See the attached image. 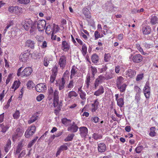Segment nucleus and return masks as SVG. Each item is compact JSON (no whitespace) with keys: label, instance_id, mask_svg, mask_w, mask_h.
Listing matches in <instances>:
<instances>
[{"label":"nucleus","instance_id":"nucleus-48","mask_svg":"<svg viewBox=\"0 0 158 158\" xmlns=\"http://www.w3.org/2000/svg\"><path fill=\"white\" fill-rule=\"evenodd\" d=\"M20 116V112L19 111L17 110L15 113L13 114V117L14 118L17 119Z\"/></svg>","mask_w":158,"mask_h":158},{"label":"nucleus","instance_id":"nucleus-22","mask_svg":"<svg viewBox=\"0 0 158 158\" xmlns=\"http://www.w3.org/2000/svg\"><path fill=\"white\" fill-rule=\"evenodd\" d=\"M136 72L135 71L129 69L126 71V75L130 78H132L135 76Z\"/></svg>","mask_w":158,"mask_h":158},{"label":"nucleus","instance_id":"nucleus-40","mask_svg":"<svg viewBox=\"0 0 158 158\" xmlns=\"http://www.w3.org/2000/svg\"><path fill=\"white\" fill-rule=\"evenodd\" d=\"M20 84V82L19 81H15L12 86V88L15 89V90L19 87Z\"/></svg>","mask_w":158,"mask_h":158},{"label":"nucleus","instance_id":"nucleus-46","mask_svg":"<svg viewBox=\"0 0 158 158\" xmlns=\"http://www.w3.org/2000/svg\"><path fill=\"white\" fill-rule=\"evenodd\" d=\"M92 138L95 140L100 139L102 138V136L97 133H94L93 135Z\"/></svg>","mask_w":158,"mask_h":158},{"label":"nucleus","instance_id":"nucleus-58","mask_svg":"<svg viewBox=\"0 0 158 158\" xmlns=\"http://www.w3.org/2000/svg\"><path fill=\"white\" fill-rule=\"evenodd\" d=\"M56 75V73H55L54 74V75L51 76L50 81L51 83H53L54 82V81L55 80Z\"/></svg>","mask_w":158,"mask_h":158},{"label":"nucleus","instance_id":"nucleus-21","mask_svg":"<svg viewBox=\"0 0 158 158\" xmlns=\"http://www.w3.org/2000/svg\"><path fill=\"white\" fill-rule=\"evenodd\" d=\"M28 54L27 53H22L19 57L20 60L23 62H26L28 60Z\"/></svg>","mask_w":158,"mask_h":158},{"label":"nucleus","instance_id":"nucleus-37","mask_svg":"<svg viewBox=\"0 0 158 158\" xmlns=\"http://www.w3.org/2000/svg\"><path fill=\"white\" fill-rule=\"evenodd\" d=\"M90 69L92 72V73L90 74L92 76V77H94L95 74L97 73V69L95 67L92 66L90 67Z\"/></svg>","mask_w":158,"mask_h":158},{"label":"nucleus","instance_id":"nucleus-5","mask_svg":"<svg viewBox=\"0 0 158 158\" xmlns=\"http://www.w3.org/2000/svg\"><path fill=\"white\" fill-rule=\"evenodd\" d=\"M46 22L44 20H39L37 23V27L39 31H42L45 28Z\"/></svg>","mask_w":158,"mask_h":158},{"label":"nucleus","instance_id":"nucleus-9","mask_svg":"<svg viewBox=\"0 0 158 158\" xmlns=\"http://www.w3.org/2000/svg\"><path fill=\"white\" fill-rule=\"evenodd\" d=\"M78 127L75 123L73 122L70 124L67 128V130L71 132H76L78 130Z\"/></svg>","mask_w":158,"mask_h":158},{"label":"nucleus","instance_id":"nucleus-45","mask_svg":"<svg viewBox=\"0 0 158 158\" xmlns=\"http://www.w3.org/2000/svg\"><path fill=\"white\" fill-rule=\"evenodd\" d=\"M111 56L109 53L105 54L104 55V60L106 62H108L110 59Z\"/></svg>","mask_w":158,"mask_h":158},{"label":"nucleus","instance_id":"nucleus-32","mask_svg":"<svg viewBox=\"0 0 158 158\" xmlns=\"http://www.w3.org/2000/svg\"><path fill=\"white\" fill-rule=\"evenodd\" d=\"M104 90L103 87L102 86H101L94 93V94L97 96H99L104 93Z\"/></svg>","mask_w":158,"mask_h":158},{"label":"nucleus","instance_id":"nucleus-43","mask_svg":"<svg viewBox=\"0 0 158 158\" xmlns=\"http://www.w3.org/2000/svg\"><path fill=\"white\" fill-rule=\"evenodd\" d=\"M81 52L83 55L85 56L87 52V47L85 44H84L82 46Z\"/></svg>","mask_w":158,"mask_h":158},{"label":"nucleus","instance_id":"nucleus-47","mask_svg":"<svg viewBox=\"0 0 158 158\" xmlns=\"http://www.w3.org/2000/svg\"><path fill=\"white\" fill-rule=\"evenodd\" d=\"M59 27L58 26L53 24V32L52 34H54L56 33L59 30Z\"/></svg>","mask_w":158,"mask_h":158},{"label":"nucleus","instance_id":"nucleus-62","mask_svg":"<svg viewBox=\"0 0 158 158\" xmlns=\"http://www.w3.org/2000/svg\"><path fill=\"white\" fill-rule=\"evenodd\" d=\"M107 69V67L106 66H103L102 68L100 69V73H102L106 71Z\"/></svg>","mask_w":158,"mask_h":158},{"label":"nucleus","instance_id":"nucleus-6","mask_svg":"<svg viewBox=\"0 0 158 158\" xmlns=\"http://www.w3.org/2000/svg\"><path fill=\"white\" fill-rule=\"evenodd\" d=\"M35 131V127L33 126H31L28 128L25 132V136L26 138H29L32 135Z\"/></svg>","mask_w":158,"mask_h":158},{"label":"nucleus","instance_id":"nucleus-59","mask_svg":"<svg viewBox=\"0 0 158 158\" xmlns=\"http://www.w3.org/2000/svg\"><path fill=\"white\" fill-rule=\"evenodd\" d=\"M49 63V61L47 60L46 58H44V65L45 66H47Z\"/></svg>","mask_w":158,"mask_h":158},{"label":"nucleus","instance_id":"nucleus-60","mask_svg":"<svg viewBox=\"0 0 158 158\" xmlns=\"http://www.w3.org/2000/svg\"><path fill=\"white\" fill-rule=\"evenodd\" d=\"M142 147L141 146H139L137 147L135 149L136 152L137 153H140L142 150Z\"/></svg>","mask_w":158,"mask_h":158},{"label":"nucleus","instance_id":"nucleus-44","mask_svg":"<svg viewBox=\"0 0 158 158\" xmlns=\"http://www.w3.org/2000/svg\"><path fill=\"white\" fill-rule=\"evenodd\" d=\"M74 135L73 134L69 135L67 137L64 139V141L65 142H67L72 140Z\"/></svg>","mask_w":158,"mask_h":158},{"label":"nucleus","instance_id":"nucleus-29","mask_svg":"<svg viewBox=\"0 0 158 158\" xmlns=\"http://www.w3.org/2000/svg\"><path fill=\"white\" fill-rule=\"evenodd\" d=\"M11 142L10 140L9 139H8L7 143L5 146V151L6 152H7L11 147Z\"/></svg>","mask_w":158,"mask_h":158},{"label":"nucleus","instance_id":"nucleus-30","mask_svg":"<svg viewBox=\"0 0 158 158\" xmlns=\"http://www.w3.org/2000/svg\"><path fill=\"white\" fill-rule=\"evenodd\" d=\"M38 117L36 114H33L30 118V119L28 121V123L29 124H31L38 119Z\"/></svg>","mask_w":158,"mask_h":158},{"label":"nucleus","instance_id":"nucleus-64","mask_svg":"<svg viewBox=\"0 0 158 158\" xmlns=\"http://www.w3.org/2000/svg\"><path fill=\"white\" fill-rule=\"evenodd\" d=\"M35 142V139H33L31 141L28 145V147L29 148H31L33 144Z\"/></svg>","mask_w":158,"mask_h":158},{"label":"nucleus","instance_id":"nucleus-33","mask_svg":"<svg viewBox=\"0 0 158 158\" xmlns=\"http://www.w3.org/2000/svg\"><path fill=\"white\" fill-rule=\"evenodd\" d=\"M91 60L93 63H97L98 61V56L95 54H93L91 57Z\"/></svg>","mask_w":158,"mask_h":158},{"label":"nucleus","instance_id":"nucleus-36","mask_svg":"<svg viewBox=\"0 0 158 158\" xmlns=\"http://www.w3.org/2000/svg\"><path fill=\"white\" fill-rule=\"evenodd\" d=\"M62 122L66 126L69 125L71 123V120L69 119H68L66 118H63L62 119Z\"/></svg>","mask_w":158,"mask_h":158},{"label":"nucleus","instance_id":"nucleus-52","mask_svg":"<svg viewBox=\"0 0 158 158\" xmlns=\"http://www.w3.org/2000/svg\"><path fill=\"white\" fill-rule=\"evenodd\" d=\"M44 98V96L43 94H40L36 97V100L38 102H40Z\"/></svg>","mask_w":158,"mask_h":158},{"label":"nucleus","instance_id":"nucleus-39","mask_svg":"<svg viewBox=\"0 0 158 158\" xmlns=\"http://www.w3.org/2000/svg\"><path fill=\"white\" fill-rule=\"evenodd\" d=\"M45 32L46 33L49 35L50 34H52L53 32V29L52 28L50 25H48L47 26L45 29Z\"/></svg>","mask_w":158,"mask_h":158},{"label":"nucleus","instance_id":"nucleus-50","mask_svg":"<svg viewBox=\"0 0 158 158\" xmlns=\"http://www.w3.org/2000/svg\"><path fill=\"white\" fill-rule=\"evenodd\" d=\"M17 1L21 4H27L30 2V0H17Z\"/></svg>","mask_w":158,"mask_h":158},{"label":"nucleus","instance_id":"nucleus-55","mask_svg":"<svg viewBox=\"0 0 158 158\" xmlns=\"http://www.w3.org/2000/svg\"><path fill=\"white\" fill-rule=\"evenodd\" d=\"M59 92L57 90H55L54 93V98L53 99H56V98H59L58 96Z\"/></svg>","mask_w":158,"mask_h":158},{"label":"nucleus","instance_id":"nucleus-56","mask_svg":"<svg viewBox=\"0 0 158 158\" xmlns=\"http://www.w3.org/2000/svg\"><path fill=\"white\" fill-rule=\"evenodd\" d=\"M94 35L95 36V39L97 40L100 37V35L99 32L97 31H95Z\"/></svg>","mask_w":158,"mask_h":158},{"label":"nucleus","instance_id":"nucleus-1","mask_svg":"<svg viewBox=\"0 0 158 158\" xmlns=\"http://www.w3.org/2000/svg\"><path fill=\"white\" fill-rule=\"evenodd\" d=\"M24 144L23 141L20 142L15 150L14 153L15 155H18V158H22L26 154V150H23Z\"/></svg>","mask_w":158,"mask_h":158},{"label":"nucleus","instance_id":"nucleus-12","mask_svg":"<svg viewBox=\"0 0 158 158\" xmlns=\"http://www.w3.org/2000/svg\"><path fill=\"white\" fill-rule=\"evenodd\" d=\"M80 134L82 137L85 138L88 135V130L87 128L85 127H81L79 128Z\"/></svg>","mask_w":158,"mask_h":158},{"label":"nucleus","instance_id":"nucleus-23","mask_svg":"<svg viewBox=\"0 0 158 158\" xmlns=\"http://www.w3.org/2000/svg\"><path fill=\"white\" fill-rule=\"evenodd\" d=\"M35 43L33 41L30 40H27L26 43V46L31 48H33L34 47Z\"/></svg>","mask_w":158,"mask_h":158},{"label":"nucleus","instance_id":"nucleus-38","mask_svg":"<svg viewBox=\"0 0 158 158\" xmlns=\"http://www.w3.org/2000/svg\"><path fill=\"white\" fill-rule=\"evenodd\" d=\"M158 18L155 16H152L151 19V23L152 25H155L158 23Z\"/></svg>","mask_w":158,"mask_h":158},{"label":"nucleus","instance_id":"nucleus-16","mask_svg":"<svg viewBox=\"0 0 158 158\" xmlns=\"http://www.w3.org/2000/svg\"><path fill=\"white\" fill-rule=\"evenodd\" d=\"M98 149L99 152H105L106 149V146L104 143H98Z\"/></svg>","mask_w":158,"mask_h":158},{"label":"nucleus","instance_id":"nucleus-10","mask_svg":"<svg viewBox=\"0 0 158 158\" xmlns=\"http://www.w3.org/2000/svg\"><path fill=\"white\" fill-rule=\"evenodd\" d=\"M143 59L142 56L139 54H136L133 56L132 60L133 62L139 63L142 61Z\"/></svg>","mask_w":158,"mask_h":158},{"label":"nucleus","instance_id":"nucleus-4","mask_svg":"<svg viewBox=\"0 0 158 158\" xmlns=\"http://www.w3.org/2000/svg\"><path fill=\"white\" fill-rule=\"evenodd\" d=\"M24 28L25 30L28 31L31 27L33 29L34 27V24L33 22L30 19H26L23 21L22 23Z\"/></svg>","mask_w":158,"mask_h":158},{"label":"nucleus","instance_id":"nucleus-2","mask_svg":"<svg viewBox=\"0 0 158 158\" xmlns=\"http://www.w3.org/2000/svg\"><path fill=\"white\" fill-rule=\"evenodd\" d=\"M22 68V67H21L18 69L17 73V75L18 76H21L23 77H26L30 75L32 72V70L30 67H27L21 72Z\"/></svg>","mask_w":158,"mask_h":158},{"label":"nucleus","instance_id":"nucleus-7","mask_svg":"<svg viewBox=\"0 0 158 158\" xmlns=\"http://www.w3.org/2000/svg\"><path fill=\"white\" fill-rule=\"evenodd\" d=\"M78 96V94L75 91H71L66 95L65 99L66 101L69 100V99H73Z\"/></svg>","mask_w":158,"mask_h":158},{"label":"nucleus","instance_id":"nucleus-13","mask_svg":"<svg viewBox=\"0 0 158 158\" xmlns=\"http://www.w3.org/2000/svg\"><path fill=\"white\" fill-rule=\"evenodd\" d=\"M10 127V125L6 123L0 124V130L1 132L5 133Z\"/></svg>","mask_w":158,"mask_h":158},{"label":"nucleus","instance_id":"nucleus-27","mask_svg":"<svg viewBox=\"0 0 158 158\" xmlns=\"http://www.w3.org/2000/svg\"><path fill=\"white\" fill-rule=\"evenodd\" d=\"M124 81V79L122 77L119 76L118 77L116 80V86H118L121 85Z\"/></svg>","mask_w":158,"mask_h":158},{"label":"nucleus","instance_id":"nucleus-11","mask_svg":"<svg viewBox=\"0 0 158 158\" xmlns=\"http://www.w3.org/2000/svg\"><path fill=\"white\" fill-rule=\"evenodd\" d=\"M36 91L39 92H44L46 89L45 85L43 83L37 84L35 87Z\"/></svg>","mask_w":158,"mask_h":158},{"label":"nucleus","instance_id":"nucleus-15","mask_svg":"<svg viewBox=\"0 0 158 158\" xmlns=\"http://www.w3.org/2000/svg\"><path fill=\"white\" fill-rule=\"evenodd\" d=\"M70 46L69 43L66 41H63L61 45V49L65 52H67L70 48Z\"/></svg>","mask_w":158,"mask_h":158},{"label":"nucleus","instance_id":"nucleus-61","mask_svg":"<svg viewBox=\"0 0 158 158\" xmlns=\"http://www.w3.org/2000/svg\"><path fill=\"white\" fill-rule=\"evenodd\" d=\"M143 74H141L138 75L136 77V80L137 81H139L143 78Z\"/></svg>","mask_w":158,"mask_h":158},{"label":"nucleus","instance_id":"nucleus-25","mask_svg":"<svg viewBox=\"0 0 158 158\" xmlns=\"http://www.w3.org/2000/svg\"><path fill=\"white\" fill-rule=\"evenodd\" d=\"M99 102L98 101V100H96L94 103L92 104V112H95L98 108V106L99 105Z\"/></svg>","mask_w":158,"mask_h":158},{"label":"nucleus","instance_id":"nucleus-8","mask_svg":"<svg viewBox=\"0 0 158 158\" xmlns=\"http://www.w3.org/2000/svg\"><path fill=\"white\" fill-rule=\"evenodd\" d=\"M66 57L65 56H62L60 57L58 64L60 68H64L66 64Z\"/></svg>","mask_w":158,"mask_h":158},{"label":"nucleus","instance_id":"nucleus-19","mask_svg":"<svg viewBox=\"0 0 158 158\" xmlns=\"http://www.w3.org/2000/svg\"><path fill=\"white\" fill-rule=\"evenodd\" d=\"M66 73H65L63 75V76L62 78L61 81L60 82L59 84V89L60 90H62L64 87V84H65V76Z\"/></svg>","mask_w":158,"mask_h":158},{"label":"nucleus","instance_id":"nucleus-53","mask_svg":"<svg viewBox=\"0 0 158 158\" xmlns=\"http://www.w3.org/2000/svg\"><path fill=\"white\" fill-rule=\"evenodd\" d=\"M59 148L61 151L64 150H67L68 149L67 146L65 144L61 145Z\"/></svg>","mask_w":158,"mask_h":158},{"label":"nucleus","instance_id":"nucleus-31","mask_svg":"<svg viewBox=\"0 0 158 158\" xmlns=\"http://www.w3.org/2000/svg\"><path fill=\"white\" fill-rule=\"evenodd\" d=\"M127 86V85L126 84H123L117 86L120 92H123L125 91Z\"/></svg>","mask_w":158,"mask_h":158},{"label":"nucleus","instance_id":"nucleus-28","mask_svg":"<svg viewBox=\"0 0 158 158\" xmlns=\"http://www.w3.org/2000/svg\"><path fill=\"white\" fill-rule=\"evenodd\" d=\"M78 92L81 98L83 100L85 99V93L81 89V88L78 89Z\"/></svg>","mask_w":158,"mask_h":158},{"label":"nucleus","instance_id":"nucleus-42","mask_svg":"<svg viewBox=\"0 0 158 158\" xmlns=\"http://www.w3.org/2000/svg\"><path fill=\"white\" fill-rule=\"evenodd\" d=\"M105 76L106 80L111 79L114 77L113 75L110 72H106Z\"/></svg>","mask_w":158,"mask_h":158},{"label":"nucleus","instance_id":"nucleus-35","mask_svg":"<svg viewBox=\"0 0 158 158\" xmlns=\"http://www.w3.org/2000/svg\"><path fill=\"white\" fill-rule=\"evenodd\" d=\"M136 47L139 51L142 54L144 55H146L147 53L144 52L143 48L140 47V45L138 44H136Z\"/></svg>","mask_w":158,"mask_h":158},{"label":"nucleus","instance_id":"nucleus-57","mask_svg":"<svg viewBox=\"0 0 158 158\" xmlns=\"http://www.w3.org/2000/svg\"><path fill=\"white\" fill-rule=\"evenodd\" d=\"M12 74H10L8 76L7 78L6 81V84H8L9 82L10 81V80L12 78Z\"/></svg>","mask_w":158,"mask_h":158},{"label":"nucleus","instance_id":"nucleus-41","mask_svg":"<svg viewBox=\"0 0 158 158\" xmlns=\"http://www.w3.org/2000/svg\"><path fill=\"white\" fill-rule=\"evenodd\" d=\"M27 85L28 89H31L33 88L35 85L32 81H29L27 84Z\"/></svg>","mask_w":158,"mask_h":158},{"label":"nucleus","instance_id":"nucleus-63","mask_svg":"<svg viewBox=\"0 0 158 158\" xmlns=\"http://www.w3.org/2000/svg\"><path fill=\"white\" fill-rule=\"evenodd\" d=\"M70 78H72L76 74V71L74 69H72L71 70Z\"/></svg>","mask_w":158,"mask_h":158},{"label":"nucleus","instance_id":"nucleus-54","mask_svg":"<svg viewBox=\"0 0 158 158\" xmlns=\"http://www.w3.org/2000/svg\"><path fill=\"white\" fill-rule=\"evenodd\" d=\"M144 10V9L143 8H141L140 10H137V9H133L132 11V12L133 13H140L142 12Z\"/></svg>","mask_w":158,"mask_h":158},{"label":"nucleus","instance_id":"nucleus-26","mask_svg":"<svg viewBox=\"0 0 158 158\" xmlns=\"http://www.w3.org/2000/svg\"><path fill=\"white\" fill-rule=\"evenodd\" d=\"M82 12L86 18H90L91 17L90 12L87 8H84L82 10Z\"/></svg>","mask_w":158,"mask_h":158},{"label":"nucleus","instance_id":"nucleus-51","mask_svg":"<svg viewBox=\"0 0 158 158\" xmlns=\"http://www.w3.org/2000/svg\"><path fill=\"white\" fill-rule=\"evenodd\" d=\"M74 82L73 80L70 81L69 82V83L67 86V87L71 90L74 86Z\"/></svg>","mask_w":158,"mask_h":158},{"label":"nucleus","instance_id":"nucleus-14","mask_svg":"<svg viewBox=\"0 0 158 158\" xmlns=\"http://www.w3.org/2000/svg\"><path fill=\"white\" fill-rule=\"evenodd\" d=\"M150 87L146 84L143 88V92L146 98H148L150 97Z\"/></svg>","mask_w":158,"mask_h":158},{"label":"nucleus","instance_id":"nucleus-20","mask_svg":"<svg viewBox=\"0 0 158 158\" xmlns=\"http://www.w3.org/2000/svg\"><path fill=\"white\" fill-rule=\"evenodd\" d=\"M94 79V77H92L90 74L88 73L87 75L86 79L85 81V83L86 84L87 88H88L90 85V82L92 81Z\"/></svg>","mask_w":158,"mask_h":158},{"label":"nucleus","instance_id":"nucleus-17","mask_svg":"<svg viewBox=\"0 0 158 158\" xmlns=\"http://www.w3.org/2000/svg\"><path fill=\"white\" fill-rule=\"evenodd\" d=\"M54 101L53 103V106L54 107H57V110H60V107L62 106V103L60 102L59 103V99L58 98H56V99H53Z\"/></svg>","mask_w":158,"mask_h":158},{"label":"nucleus","instance_id":"nucleus-34","mask_svg":"<svg viewBox=\"0 0 158 158\" xmlns=\"http://www.w3.org/2000/svg\"><path fill=\"white\" fill-rule=\"evenodd\" d=\"M117 101V105L120 107H123L124 104L123 98H120L118 100L116 101Z\"/></svg>","mask_w":158,"mask_h":158},{"label":"nucleus","instance_id":"nucleus-18","mask_svg":"<svg viewBox=\"0 0 158 158\" xmlns=\"http://www.w3.org/2000/svg\"><path fill=\"white\" fill-rule=\"evenodd\" d=\"M151 27L148 26L143 27L142 29L143 33L144 35H148L151 32Z\"/></svg>","mask_w":158,"mask_h":158},{"label":"nucleus","instance_id":"nucleus-49","mask_svg":"<svg viewBox=\"0 0 158 158\" xmlns=\"http://www.w3.org/2000/svg\"><path fill=\"white\" fill-rule=\"evenodd\" d=\"M155 129V128L154 127H152L150 128V130H151V131L149 133L150 135L154 136L155 135L156 133L154 132V131Z\"/></svg>","mask_w":158,"mask_h":158},{"label":"nucleus","instance_id":"nucleus-3","mask_svg":"<svg viewBox=\"0 0 158 158\" xmlns=\"http://www.w3.org/2000/svg\"><path fill=\"white\" fill-rule=\"evenodd\" d=\"M8 11L12 13L19 16L22 13V8L17 6H11L8 8Z\"/></svg>","mask_w":158,"mask_h":158},{"label":"nucleus","instance_id":"nucleus-24","mask_svg":"<svg viewBox=\"0 0 158 158\" xmlns=\"http://www.w3.org/2000/svg\"><path fill=\"white\" fill-rule=\"evenodd\" d=\"M23 131L19 128H18L16 130V133L15 135H13L12 136V139L14 141L16 138L17 136H20L22 134Z\"/></svg>","mask_w":158,"mask_h":158}]
</instances>
